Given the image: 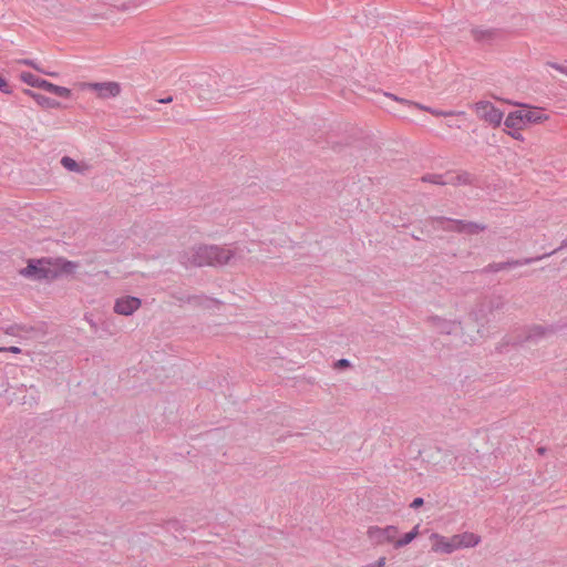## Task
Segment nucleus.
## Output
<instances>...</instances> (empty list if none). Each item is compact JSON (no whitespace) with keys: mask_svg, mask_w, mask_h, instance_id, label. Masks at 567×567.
<instances>
[{"mask_svg":"<svg viewBox=\"0 0 567 567\" xmlns=\"http://www.w3.org/2000/svg\"><path fill=\"white\" fill-rule=\"evenodd\" d=\"M79 262L65 260L63 258H40L29 259L25 268L20 274L32 280H54L60 276H69L79 268Z\"/></svg>","mask_w":567,"mask_h":567,"instance_id":"1","label":"nucleus"},{"mask_svg":"<svg viewBox=\"0 0 567 567\" xmlns=\"http://www.w3.org/2000/svg\"><path fill=\"white\" fill-rule=\"evenodd\" d=\"M236 258L234 250H183L181 262L186 267L224 266Z\"/></svg>","mask_w":567,"mask_h":567,"instance_id":"2","label":"nucleus"},{"mask_svg":"<svg viewBox=\"0 0 567 567\" xmlns=\"http://www.w3.org/2000/svg\"><path fill=\"white\" fill-rule=\"evenodd\" d=\"M549 120V115L540 107L523 105L509 112L505 118V126L513 131H522L530 124H542Z\"/></svg>","mask_w":567,"mask_h":567,"instance_id":"3","label":"nucleus"},{"mask_svg":"<svg viewBox=\"0 0 567 567\" xmlns=\"http://www.w3.org/2000/svg\"><path fill=\"white\" fill-rule=\"evenodd\" d=\"M505 307V301L501 296L484 297L473 309L470 316L478 323L484 326L492 320L494 311H499Z\"/></svg>","mask_w":567,"mask_h":567,"instance_id":"4","label":"nucleus"},{"mask_svg":"<svg viewBox=\"0 0 567 567\" xmlns=\"http://www.w3.org/2000/svg\"><path fill=\"white\" fill-rule=\"evenodd\" d=\"M78 87L82 91L95 93L96 97L100 100L117 97L122 92V86L116 81L82 82L78 84Z\"/></svg>","mask_w":567,"mask_h":567,"instance_id":"5","label":"nucleus"},{"mask_svg":"<svg viewBox=\"0 0 567 567\" xmlns=\"http://www.w3.org/2000/svg\"><path fill=\"white\" fill-rule=\"evenodd\" d=\"M472 107L478 118L491 125L498 126L503 121V112L495 107L489 101H478Z\"/></svg>","mask_w":567,"mask_h":567,"instance_id":"6","label":"nucleus"},{"mask_svg":"<svg viewBox=\"0 0 567 567\" xmlns=\"http://www.w3.org/2000/svg\"><path fill=\"white\" fill-rule=\"evenodd\" d=\"M398 533V527L393 525H389L384 528H381L379 526H370L367 532V535L373 544L381 545L385 542H393Z\"/></svg>","mask_w":567,"mask_h":567,"instance_id":"7","label":"nucleus"},{"mask_svg":"<svg viewBox=\"0 0 567 567\" xmlns=\"http://www.w3.org/2000/svg\"><path fill=\"white\" fill-rule=\"evenodd\" d=\"M556 251L557 250H551L549 254H545L543 256H537V257H533V258H524V259H515V260L513 259V260H507V261L493 262V264H489L485 268V271L497 272L501 270L512 269V268L523 266V265H529L536 260L543 259L544 257L550 256L553 252H556Z\"/></svg>","mask_w":567,"mask_h":567,"instance_id":"8","label":"nucleus"},{"mask_svg":"<svg viewBox=\"0 0 567 567\" xmlns=\"http://www.w3.org/2000/svg\"><path fill=\"white\" fill-rule=\"evenodd\" d=\"M431 539L433 540L432 550L435 553L452 554L453 551L461 548L457 544V540H455V535L447 538L433 533L431 535Z\"/></svg>","mask_w":567,"mask_h":567,"instance_id":"9","label":"nucleus"},{"mask_svg":"<svg viewBox=\"0 0 567 567\" xmlns=\"http://www.w3.org/2000/svg\"><path fill=\"white\" fill-rule=\"evenodd\" d=\"M556 331L557 328L555 326L534 324L526 329V336L523 341L536 343L553 336Z\"/></svg>","mask_w":567,"mask_h":567,"instance_id":"10","label":"nucleus"},{"mask_svg":"<svg viewBox=\"0 0 567 567\" xmlns=\"http://www.w3.org/2000/svg\"><path fill=\"white\" fill-rule=\"evenodd\" d=\"M141 299L137 297L125 296L116 299L114 311L122 316H131L141 307Z\"/></svg>","mask_w":567,"mask_h":567,"instance_id":"11","label":"nucleus"},{"mask_svg":"<svg viewBox=\"0 0 567 567\" xmlns=\"http://www.w3.org/2000/svg\"><path fill=\"white\" fill-rule=\"evenodd\" d=\"M427 321L440 332L451 334L461 329V322L456 320H446L437 316L429 317Z\"/></svg>","mask_w":567,"mask_h":567,"instance_id":"12","label":"nucleus"},{"mask_svg":"<svg viewBox=\"0 0 567 567\" xmlns=\"http://www.w3.org/2000/svg\"><path fill=\"white\" fill-rule=\"evenodd\" d=\"M447 224L450 229L457 230L467 235H477L485 229L484 225L472 221L449 219Z\"/></svg>","mask_w":567,"mask_h":567,"instance_id":"13","label":"nucleus"},{"mask_svg":"<svg viewBox=\"0 0 567 567\" xmlns=\"http://www.w3.org/2000/svg\"><path fill=\"white\" fill-rule=\"evenodd\" d=\"M223 302L218 299L208 297L204 293L200 295H192L188 299V305H192L195 308H200L204 310H210L213 308H218Z\"/></svg>","mask_w":567,"mask_h":567,"instance_id":"14","label":"nucleus"},{"mask_svg":"<svg viewBox=\"0 0 567 567\" xmlns=\"http://www.w3.org/2000/svg\"><path fill=\"white\" fill-rule=\"evenodd\" d=\"M386 96H389V97L393 99L394 101H398V102H400L402 104L414 106V107H416L419 110H423V111L430 112L434 116L464 115V112H457V113L456 112H444V111H440V110H435V109H431V107L421 105V104L415 103V102H411L409 100L396 97V96H394L392 94H386Z\"/></svg>","mask_w":567,"mask_h":567,"instance_id":"15","label":"nucleus"},{"mask_svg":"<svg viewBox=\"0 0 567 567\" xmlns=\"http://www.w3.org/2000/svg\"><path fill=\"white\" fill-rule=\"evenodd\" d=\"M38 89H42L47 92H50L52 94H55L60 97L70 99L72 93L71 90L65 86H60L56 84H53L44 79L40 80Z\"/></svg>","mask_w":567,"mask_h":567,"instance_id":"16","label":"nucleus"},{"mask_svg":"<svg viewBox=\"0 0 567 567\" xmlns=\"http://www.w3.org/2000/svg\"><path fill=\"white\" fill-rule=\"evenodd\" d=\"M61 165L69 172L84 174L89 171L90 166L84 162H78L70 156H63L61 158Z\"/></svg>","mask_w":567,"mask_h":567,"instance_id":"17","label":"nucleus"},{"mask_svg":"<svg viewBox=\"0 0 567 567\" xmlns=\"http://www.w3.org/2000/svg\"><path fill=\"white\" fill-rule=\"evenodd\" d=\"M455 540H457L461 548H467L478 545L481 537L476 534L465 532L463 534L455 535Z\"/></svg>","mask_w":567,"mask_h":567,"instance_id":"18","label":"nucleus"},{"mask_svg":"<svg viewBox=\"0 0 567 567\" xmlns=\"http://www.w3.org/2000/svg\"><path fill=\"white\" fill-rule=\"evenodd\" d=\"M420 525H415L413 527V529L409 533H405L401 538H399L395 543H394V547L395 548H401V547H404L406 545H409L411 542H413L420 534Z\"/></svg>","mask_w":567,"mask_h":567,"instance_id":"19","label":"nucleus"},{"mask_svg":"<svg viewBox=\"0 0 567 567\" xmlns=\"http://www.w3.org/2000/svg\"><path fill=\"white\" fill-rule=\"evenodd\" d=\"M24 94L30 96L38 105L42 107H52L54 106V103L51 102V100L42 94L35 93L31 90H24Z\"/></svg>","mask_w":567,"mask_h":567,"instance_id":"20","label":"nucleus"},{"mask_svg":"<svg viewBox=\"0 0 567 567\" xmlns=\"http://www.w3.org/2000/svg\"><path fill=\"white\" fill-rule=\"evenodd\" d=\"M168 295L172 299L177 301L181 306L183 303H188V299L190 297V293H188L182 289L172 290L168 292Z\"/></svg>","mask_w":567,"mask_h":567,"instance_id":"21","label":"nucleus"},{"mask_svg":"<svg viewBox=\"0 0 567 567\" xmlns=\"http://www.w3.org/2000/svg\"><path fill=\"white\" fill-rule=\"evenodd\" d=\"M19 79L23 83H25V84H28V85H30L32 87H38L39 83H40V80H41V78H39V76H37V75H34V74H32L30 72H21L20 75H19Z\"/></svg>","mask_w":567,"mask_h":567,"instance_id":"22","label":"nucleus"},{"mask_svg":"<svg viewBox=\"0 0 567 567\" xmlns=\"http://www.w3.org/2000/svg\"><path fill=\"white\" fill-rule=\"evenodd\" d=\"M473 35L476 40H486L492 38L493 32L491 30H482L476 28L473 30Z\"/></svg>","mask_w":567,"mask_h":567,"instance_id":"23","label":"nucleus"},{"mask_svg":"<svg viewBox=\"0 0 567 567\" xmlns=\"http://www.w3.org/2000/svg\"><path fill=\"white\" fill-rule=\"evenodd\" d=\"M0 330H2L6 334L13 336V337H20L19 327L17 323L9 324V326H0Z\"/></svg>","mask_w":567,"mask_h":567,"instance_id":"24","label":"nucleus"},{"mask_svg":"<svg viewBox=\"0 0 567 567\" xmlns=\"http://www.w3.org/2000/svg\"><path fill=\"white\" fill-rule=\"evenodd\" d=\"M0 91L2 93H4V94H11L12 93V89H11L10 84L1 75H0Z\"/></svg>","mask_w":567,"mask_h":567,"instance_id":"25","label":"nucleus"},{"mask_svg":"<svg viewBox=\"0 0 567 567\" xmlns=\"http://www.w3.org/2000/svg\"><path fill=\"white\" fill-rule=\"evenodd\" d=\"M18 63L20 64H23V65H27V66H31L33 69H35L37 71H40V72H44L43 70H41L37 63L32 60H29V59H21V60H18L17 61Z\"/></svg>","mask_w":567,"mask_h":567,"instance_id":"26","label":"nucleus"},{"mask_svg":"<svg viewBox=\"0 0 567 567\" xmlns=\"http://www.w3.org/2000/svg\"><path fill=\"white\" fill-rule=\"evenodd\" d=\"M18 327L20 337H22L23 334H29L30 332L35 330L33 327L25 324H18Z\"/></svg>","mask_w":567,"mask_h":567,"instance_id":"27","label":"nucleus"},{"mask_svg":"<svg viewBox=\"0 0 567 567\" xmlns=\"http://www.w3.org/2000/svg\"><path fill=\"white\" fill-rule=\"evenodd\" d=\"M350 367V361L348 359H340L334 363V368L342 370Z\"/></svg>","mask_w":567,"mask_h":567,"instance_id":"28","label":"nucleus"},{"mask_svg":"<svg viewBox=\"0 0 567 567\" xmlns=\"http://www.w3.org/2000/svg\"><path fill=\"white\" fill-rule=\"evenodd\" d=\"M423 504H424V499L422 497H416L412 501V503L410 504V507L413 509H417L421 506H423Z\"/></svg>","mask_w":567,"mask_h":567,"instance_id":"29","label":"nucleus"},{"mask_svg":"<svg viewBox=\"0 0 567 567\" xmlns=\"http://www.w3.org/2000/svg\"><path fill=\"white\" fill-rule=\"evenodd\" d=\"M384 566H385V557H381L377 561L368 564L363 567H384Z\"/></svg>","mask_w":567,"mask_h":567,"instance_id":"30","label":"nucleus"},{"mask_svg":"<svg viewBox=\"0 0 567 567\" xmlns=\"http://www.w3.org/2000/svg\"><path fill=\"white\" fill-rule=\"evenodd\" d=\"M3 351H8V352H11V353H20V352H21V349H20L19 347H14V346H12V347L4 348V349L2 350V352H3Z\"/></svg>","mask_w":567,"mask_h":567,"instance_id":"31","label":"nucleus"},{"mask_svg":"<svg viewBox=\"0 0 567 567\" xmlns=\"http://www.w3.org/2000/svg\"><path fill=\"white\" fill-rule=\"evenodd\" d=\"M549 65H550L553 69H555V70H557V71H559V72H561V71H563V69H564V66H563V65H559V64H556V63H550Z\"/></svg>","mask_w":567,"mask_h":567,"instance_id":"32","label":"nucleus"},{"mask_svg":"<svg viewBox=\"0 0 567 567\" xmlns=\"http://www.w3.org/2000/svg\"><path fill=\"white\" fill-rule=\"evenodd\" d=\"M511 135H512L514 138H516V140H519V138L522 137V135H520L519 131H514V132H512V133H511Z\"/></svg>","mask_w":567,"mask_h":567,"instance_id":"33","label":"nucleus"},{"mask_svg":"<svg viewBox=\"0 0 567 567\" xmlns=\"http://www.w3.org/2000/svg\"><path fill=\"white\" fill-rule=\"evenodd\" d=\"M172 101H173V99L171 96H168L167 99L161 100L162 103H171Z\"/></svg>","mask_w":567,"mask_h":567,"instance_id":"34","label":"nucleus"},{"mask_svg":"<svg viewBox=\"0 0 567 567\" xmlns=\"http://www.w3.org/2000/svg\"><path fill=\"white\" fill-rule=\"evenodd\" d=\"M537 452L543 455V454H545L546 449L545 447H538Z\"/></svg>","mask_w":567,"mask_h":567,"instance_id":"35","label":"nucleus"},{"mask_svg":"<svg viewBox=\"0 0 567 567\" xmlns=\"http://www.w3.org/2000/svg\"><path fill=\"white\" fill-rule=\"evenodd\" d=\"M561 73L566 74L567 75V68L564 66Z\"/></svg>","mask_w":567,"mask_h":567,"instance_id":"36","label":"nucleus"},{"mask_svg":"<svg viewBox=\"0 0 567 567\" xmlns=\"http://www.w3.org/2000/svg\"><path fill=\"white\" fill-rule=\"evenodd\" d=\"M3 349H4V347H1V348H0V352H2V350H3Z\"/></svg>","mask_w":567,"mask_h":567,"instance_id":"37","label":"nucleus"}]
</instances>
